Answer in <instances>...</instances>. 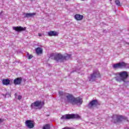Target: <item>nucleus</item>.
<instances>
[{"mask_svg":"<svg viewBox=\"0 0 129 129\" xmlns=\"http://www.w3.org/2000/svg\"><path fill=\"white\" fill-rule=\"evenodd\" d=\"M115 3L116 6L118 7H121V5L120 4V2H119V0H116Z\"/></svg>","mask_w":129,"mask_h":129,"instance_id":"17","label":"nucleus"},{"mask_svg":"<svg viewBox=\"0 0 129 129\" xmlns=\"http://www.w3.org/2000/svg\"><path fill=\"white\" fill-rule=\"evenodd\" d=\"M81 1H82V2H84V1H85V0H81Z\"/></svg>","mask_w":129,"mask_h":129,"instance_id":"30","label":"nucleus"},{"mask_svg":"<svg viewBox=\"0 0 129 129\" xmlns=\"http://www.w3.org/2000/svg\"><path fill=\"white\" fill-rule=\"evenodd\" d=\"M98 105V101L97 100H93L89 102L88 104V107L89 108H93V107H95Z\"/></svg>","mask_w":129,"mask_h":129,"instance_id":"10","label":"nucleus"},{"mask_svg":"<svg viewBox=\"0 0 129 129\" xmlns=\"http://www.w3.org/2000/svg\"><path fill=\"white\" fill-rule=\"evenodd\" d=\"M38 36L39 37H42V34H41V33H38Z\"/></svg>","mask_w":129,"mask_h":129,"instance_id":"27","label":"nucleus"},{"mask_svg":"<svg viewBox=\"0 0 129 129\" xmlns=\"http://www.w3.org/2000/svg\"><path fill=\"white\" fill-rule=\"evenodd\" d=\"M21 81H14V83L15 85H17V84H21Z\"/></svg>","mask_w":129,"mask_h":129,"instance_id":"20","label":"nucleus"},{"mask_svg":"<svg viewBox=\"0 0 129 129\" xmlns=\"http://www.w3.org/2000/svg\"><path fill=\"white\" fill-rule=\"evenodd\" d=\"M17 95H18V94L16 93L15 94V96L16 97Z\"/></svg>","mask_w":129,"mask_h":129,"instance_id":"29","label":"nucleus"},{"mask_svg":"<svg viewBox=\"0 0 129 129\" xmlns=\"http://www.w3.org/2000/svg\"><path fill=\"white\" fill-rule=\"evenodd\" d=\"M66 97L67 98L68 103H71L72 105L82 104L83 102V100L80 97H75L72 94H68Z\"/></svg>","mask_w":129,"mask_h":129,"instance_id":"1","label":"nucleus"},{"mask_svg":"<svg viewBox=\"0 0 129 129\" xmlns=\"http://www.w3.org/2000/svg\"><path fill=\"white\" fill-rule=\"evenodd\" d=\"M36 13H24L23 15L24 16V18H32L34 17V16H36Z\"/></svg>","mask_w":129,"mask_h":129,"instance_id":"12","label":"nucleus"},{"mask_svg":"<svg viewBox=\"0 0 129 129\" xmlns=\"http://www.w3.org/2000/svg\"><path fill=\"white\" fill-rule=\"evenodd\" d=\"M117 75L119 76V77H116L115 80L118 81L121 80V81H125L128 78V73L126 71H122L119 73H117Z\"/></svg>","mask_w":129,"mask_h":129,"instance_id":"3","label":"nucleus"},{"mask_svg":"<svg viewBox=\"0 0 129 129\" xmlns=\"http://www.w3.org/2000/svg\"><path fill=\"white\" fill-rule=\"evenodd\" d=\"M44 104H45V103L44 102L37 100L32 103L31 104L30 107L31 108V109H41V108L43 107Z\"/></svg>","mask_w":129,"mask_h":129,"instance_id":"4","label":"nucleus"},{"mask_svg":"<svg viewBox=\"0 0 129 129\" xmlns=\"http://www.w3.org/2000/svg\"><path fill=\"white\" fill-rule=\"evenodd\" d=\"M31 1H33V0H31Z\"/></svg>","mask_w":129,"mask_h":129,"instance_id":"33","label":"nucleus"},{"mask_svg":"<svg viewBox=\"0 0 129 129\" xmlns=\"http://www.w3.org/2000/svg\"><path fill=\"white\" fill-rule=\"evenodd\" d=\"M25 123L26 126L28 127V128H33L35 126V123L32 120H27L25 121Z\"/></svg>","mask_w":129,"mask_h":129,"instance_id":"9","label":"nucleus"},{"mask_svg":"<svg viewBox=\"0 0 129 129\" xmlns=\"http://www.w3.org/2000/svg\"><path fill=\"white\" fill-rule=\"evenodd\" d=\"M113 69H122V68L129 69V64L124 62H120L113 65Z\"/></svg>","mask_w":129,"mask_h":129,"instance_id":"5","label":"nucleus"},{"mask_svg":"<svg viewBox=\"0 0 129 129\" xmlns=\"http://www.w3.org/2000/svg\"><path fill=\"white\" fill-rule=\"evenodd\" d=\"M49 58L55 60L56 62L64 60L66 61L67 60H69V59L71 58V54L66 53L63 55L61 54H55L54 53H51L50 55Z\"/></svg>","mask_w":129,"mask_h":129,"instance_id":"2","label":"nucleus"},{"mask_svg":"<svg viewBox=\"0 0 129 129\" xmlns=\"http://www.w3.org/2000/svg\"><path fill=\"white\" fill-rule=\"evenodd\" d=\"M50 124H45V125L43 126L42 129H50Z\"/></svg>","mask_w":129,"mask_h":129,"instance_id":"16","label":"nucleus"},{"mask_svg":"<svg viewBox=\"0 0 129 129\" xmlns=\"http://www.w3.org/2000/svg\"><path fill=\"white\" fill-rule=\"evenodd\" d=\"M116 119L114 120V123H116L117 122H120L122 120H128L127 118L126 117L123 116L122 115H113L112 118H115Z\"/></svg>","mask_w":129,"mask_h":129,"instance_id":"8","label":"nucleus"},{"mask_svg":"<svg viewBox=\"0 0 129 129\" xmlns=\"http://www.w3.org/2000/svg\"><path fill=\"white\" fill-rule=\"evenodd\" d=\"M73 118H80V116L78 114H68L62 115L61 119H71Z\"/></svg>","mask_w":129,"mask_h":129,"instance_id":"7","label":"nucleus"},{"mask_svg":"<svg viewBox=\"0 0 129 129\" xmlns=\"http://www.w3.org/2000/svg\"><path fill=\"white\" fill-rule=\"evenodd\" d=\"M4 120H5L4 119L0 118V122H3Z\"/></svg>","mask_w":129,"mask_h":129,"instance_id":"26","label":"nucleus"},{"mask_svg":"<svg viewBox=\"0 0 129 129\" xmlns=\"http://www.w3.org/2000/svg\"><path fill=\"white\" fill-rule=\"evenodd\" d=\"M22 78H16L15 79L14 81H22Z\"/></svg>","mask_w":129,"mask_h":129,"instance_id":"19","label":"nucleus"},{"mask_svg":"<svg viewBox=\"0 0 129 129\" xmlns=\"http://www.w3.org/2000/svg\"><path fill=\"white\" fill-rule=\"evenodd\" d=\"M3 13H4V12L2 11L1 12H0V16H2V14H3Z\"/></svg>","mask_w":129,"mask_h":129,"instance_id":"28","label":"nucleus"},{"mask_svg":"<svg viewBox=\"0 0 129 129\" xmlns=\"http://www.w3.org/2000/svg\"><path fill=\"white\" fill-rule=\"evenodd\" d=\"M99 77H100L99 71H98V70H95L94 71L93 74L89 77V79H90V81H94L96 80L97 78H99Z\"/></svg>","mask_w":129,"mask_h":129,"instance_id":"6","label":"nucleus"},{"mask_svg":"<svg viewBox=\"0 0 129 129\" xmlns=\"http://www.w3.org/2000/svg\"><path fill=\"white\" fill-rule=\"evenodd\" d=\"M48 36H49V37H52V36H58V33L56 31H50L48 32Z\"/></svg>","mask_w":129,"mask_h":129,"instance_id":"14","label":"nucleus"},{"mask_svg":"<svg viewBox=\"0 0 129 129\" xmlns=\"http://www.w3.org/2000/svg\"><path fill=\"white\" fill-rule=\"evenodd\" d=\"M13 30L15 31H16V32H22L23 31H26V29H27L26 27H23L21 26H17V27H13Z\"/></svg>","mask_w":129,"mask_h":129,"instance_id":"11","label":"nucleus"},{"mask_svg":"<svg viewBox=\"0 0 129 129\" xmlns=\"http://www.w3.org/2000/svg\"><path fill=\"white\" fill-rule=\"evenodd\" d=\"M66 1H68V0H66Z\"/></svg>","mask_w":129,"mask_h":129,"instance_id":"32","label":"nucleus"},{"mask_svg":"<svg viewBox=\"0 0 129 129\" xmlns=\"http://www.w3.org/2000/svg\"><path fill=\"white\" fill-rule=\"evenodd\" d=\"M10 81H3V84L4 85H9L10 84Z\"/></svg>","mask_w":129,"mask_h":129,"instance_id":"18","label":"nucleus"},{"mask_svg":"<svg viewBox=\"0 0 129 129\" xmlns=\"http://www.w3.org/2000/svg\"><path fill=\"white\" fill-rule=\"evenodd\" d=\"M33 58V55H29L28 56V59H32Z\"/></svg>","mask_w":129,"mask_h":129,"instance_id":"23","label":"nucleus"},{"mask_svg":"<svg viewBox=\"0 0 129 129\" xmlns=\"http://www.w3.org/2000/svg\"><path fill=\"white\" fill-rule=\"evenodd\" d=\"M62 129H72V128L71 127H64Z\"/></svg>","mask_w":129,"mask_h":129,"instance_id":"25","label":"nucleus"},{"mask_svg":"<svg viewBox=\"0 0 129 129\" xmlns=\"http://www.w3.org/2000/svg\"><path fill=\"white\" fill-rule=\"evenodd\" d=\"M2 81H10V80L9 79H3Z\"/></svg>","mask_w":129,"mask_h":129,"instance_id":"24","label":"nucleus"},{"mask_svg":"<svg viewBox=\"0 0 129 129\" xmlns=\"http://www.w3.org/2000/svg\"><path fill=\"white\" fill-rule=\"evenodd\" d=\"M58 94L59 96H62V95H64V93L63 92H59Z\"/></svg>","mask_w":129,"mask_h":129,"instance_id":"21","label":"nucleus"},{"mask_svg":"<svg viewBox=\"0 0 129 129\" xmlns=\"http://www.w3.org/2000/svg\"><path fill=\"white\" fill-rule=\"evenodd\" d=\"M110 1H112V0H110Z\"/></svg>","mask_w":129,"mask_h":129,"instance_id":"31","label":"nucleus"},{"mask_svg":"<svg viewBox=\"0 0 129 129\" xmlns=\"http://www.w3.org/2000/svg\"><path fill=\"white\" fill-rule=\"evenodd\" d=\"M75 19L77 21H81L82 20H83V16L80 14H76L75 15Z\"/></svg>","mask_w":129,"mask_h":129,"instance_id":"13","label":"nucleus"},{"mask_svg":"<svg viewBox=\"0 0 129 129\" xmlns=\"http://www.w3.org/2000/svg\"><path fill=\"white\" fill-rule=\"evenodd\" d=\"M18 99V100H21V99H22V96L19 95Z\"/></svg>","mask_w":129,"mask_h":129,"instance_id":"22","label":"nucleus"},{"mask_svg":"<svg viewBox=\"0 0 129 129\" xmlns=\"http://www.w3.org/2000/svg\"><path fill=\"white\" fill-rule=\"evenodd\" d=\"M35 51L37 55H40L43 53V49L41 47H37L35 49Z\"/></svg>","mask_w":129,"mask_h":129,"instance_id":"15","label":"nucleus"}]
</instances>
